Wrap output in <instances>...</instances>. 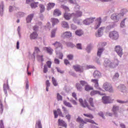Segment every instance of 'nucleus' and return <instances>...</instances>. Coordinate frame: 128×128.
<instances>
[{"label":"nucleus","instance_id":"obj_8","mask_svg":"<svg viewBox=\"0 0 128 128\" xmlns=\"http://www.w3.org/2000/svg\"><path fill=\"white\" fill-rule=\"evenodd\" d=\"M109 36L112 40H118V32L116 31H113L110 33Z\"/></svg>","mask_w":128,"mask_h":128},{"label":"nucleus","instance_id":"obj_50","mask_svg":"<svg viewBox=\"0 0 128 128\" xmlns=\"http://www.w3.org/2000/svg\"><path fill=\"white\" fill-rule=\"evenodd\" d=\"M52 82L54 86H57L58 84L56 82V80L55 78H54V77H52Z\"/></svg>","mask_w":128,"mask_h":128},{"label":"nucleus","instance_id":"obj_25","mask_svg":"<svg viewBox=\"0 0 128 128\" xmlns=\"http://www.w3.org/2000/svg\"><path fill=\"white\" fill-rule=\"evenodd\" d=\"M94 76L95 78H100L102 76V74L98 70H96L94 72Z\"/></svg>","mask_w":128,"mask_h":128},{"label":"nucleus","instance_id":"obj_38","mask_svg":"<svg viewBox=\"0 0 128 128\" xmlns=\"http://www.w3.org/2000/svg\"><path fill=\"white\" fill-rule=\"evenodd\" d=\"M39 8L40 10V12L41 14H42V12H44V10H46V7L44 6V5L42 4H39Z\"/></svg>","mask_w":128,"mask_h":128},{"label":"nucleus","instance_id":"obj_7","mask_svg":"<svg viewBox=\"0 0 128 128\" xmlns=\"http://www.w3.org/2000/svg\"><path fill=\"white\" fill-rule=\"evenodd\" d=\"M114 50L116 52L117 54L120 57L122 58L124 54L122 47L120 45L115 46Z\"/></svg>","mask_w":128,"mask_h":128},{"label":"nucleus","instance_id":"obj_1","mask_svg":"<svg viewBox=\"0 0 128 128\" xmlns=\"http://www.w3.org/2000/svg\"><path fill=\"white\" fill-rule=\"evenodd\" d=\"M120 64V60L117 58H114L112 60L108 58L105 59L104 66L105 68H116Z\"/></svg>","mask_w":128,"mask_h":128},{"label":"nucleus","instance_id":"obj_34","mask_svg":"<svg viewBox=\"0 0 128 128\" xmlns=\"http://www.w3.org/2000/svg\"><path fill=\"white\" fill-rule=\"evenodd\" d=\"M10 88V87L8 86V84H4V92L6 96H8V92L6 91V90H8Z\"/></svg>","mask_w":128,"mask_h":128},{"label":"nucleus","instance_id":"obj_36","mask_svg":"<svg viewBox=\"0 0 128 128\" xmlns=\"http://www.w3.org/2000/svg\"><path fill=\"white\" fill-rule=\"evenodd\" d=\"M38 38V34L36 32H33L30 34V40H36Z\"/></svg>","mask_w":128,"mask_h":128},{"label":"nucleus","instance_id":"obj_26","mask_svg":"<svg viewBox=\"0 0 128 128\" xmlns=\"http://www.w3.org/2000/svg\"><path fill=\"white\" fill-rule=\"evenodd\" d=\"M82 16V12L81 11H76V12L72 13V16H76L77 18H80Z\"/></svg>","mask_w":128,"mask_h":128},{"label":"nucleus","instance_id":"obj_30","mask_svg":"<svg viewBox=\"0 0 128 128\" xmlns=\"http://www.w3.org/2000/svg\"><path fill=\"white\" fill-rule=\"evenodd\" d=\"M62 36L63 38H70L72 36V32H66L63 33Z\"/></svg>","mask_w":128,"mask_h":128},{"label":"nucleus","instance_id":"obj_9","mask_svg":"<svg viewBox=\"0 0 128 128\" xmlns=\"http://www.w3.org/2000/svg\"><path fill=\"white\" fill-rule=\"evenodd\" d=\"M95 20H96V18L90 17V18H88L84 20L83 21V24H85V26H90V24H92V22H94Z\"/></svg>","mask_w":128,"mask_h":128},{"label":"nucleus","instance_id":"obj_63","mask_svg":"<svg viewBox=\"0 0 128 128\" xmlns=\"http://www.w3.org/2000/svg\"><path fill=\"white\" fill-rule=\"evenodd\" d=\"M56 70L58 72H60V74H64V72L62 70L58 67H56Z\"/></svg>","mask_w":128,"mask_h":128},{"label":"nucleus","instance_id":"obj_31","mask_svg":"<svg viewBox=\"0 0 128 128\" xmlns=\"http://www.w3.org/2000/svg\"><path fill=\"white\" fill-rule=\"evenodd\" d=\"M58 122L59 126H64V128H66L67 126L66 123L64 122V120L59 119Z\"/></svg>","mask_w":128,"mask_h":128},{"label":"nucleus","instance_id":"obj_4","mask_svg":"<svg viewBox=\"0 0 128 128\" xmlns=\"http://www.w3.org/2000/svg\"><path fill=\"white\" fill-rule=\"evenodd\" d=\"M76 120V122H78L80 123V128H84V124H88V122H90V124H95L96 126H98V124L95 122L94 120H92V119L85 118L84 120L80 116H78Z\"/></svg>","mask_w":128,"mask_h":128},{"label":"nucleus","instance_id":"obj_13","mask_svg":"<svg viewBox=\"0 0 128 128\" xmlns=\"http://www.w3.org/2000/svg\"><path fill=\"white\" fill-rule=\"evenodd\" d=\"M104 27H101L96 32V38H100L104 34Z\"/></svg>","mask_w":128,"mask_h":128},{"label":"nucleus","instance_id":"obj_52","mask_svg":"<svg viewBox=\"0 0 128 128\" xmlns=\"http://www.w3.org/2000/svg\"><path fill=\"white\" fill-rule=\"evenodd\" d=\"M48 72V66L46 64L44 65V68L43 69V72L44 74H46Z\"/></svg>","mask_w":128,"mask_h":128},{"label":"nucleus","instance_id":"obj_42","mask_svg":"<svg viewBox=\"0 0 128 128\" xmlns=\"http://www.w3.org/2000/svg\"><path fill=\"white\" fill-rule=\"evenodd\" d=\"M118 78H120V74L116 72L114 75L112 80L114 82H116V80H118Z\"/></svg>","mask_w":128,"mask_h":128},{"label":"nucleus","instance_id":"obj_37","mask_svg":"<svg viewBox=\"0 0 128 128\" xmlns=\"http://www.w3.org/2000/svg\"><path fill=\"white\" fill-rule=\"evenodd\" d=\"M62 14V12L58 9H56L54 12V16H58Z\"/></svg>","mask_w":128,"mask_h":128},{"label":"nucleus","instance_id":"obj_2","mask_svg":"<svg viewBox=\"0 0 128 128\" xmlns=\"http://www.w3.org/2000/svg\"><path fill=\"white\" fill-rule=\"evenodd\" d=\"M126 12V9H122L120 10V13H116L112 14L111 16V18L112 20H114L115 22H118L120 18H124V14Z\"/></svg>","mask_w":128,"mask_h":128},{"label":"nucleus","instance_id":"obj_48","mask_svg":"<svg viewBox=\"0 0 128 128\" xmlns=\"http://www.w3.org/2000/svg\"><path fill=\"white\" fill-rule=\"evenodd\" d=\"M83 114L84 116H86V118H90L91 120L94 118V116H92V114Z\"/></svg>","mask_w":128,"mask_h":128},{"label":"nucleus","instance_id":"obj_51","mask_svg":"<svg viewBox=\"0 0 128 128\" xmlns=\"http://www.w3.org/2000/svg\"><path fill=\"white\" fill-rule=\"evenodd\" d=\"M56 28L52 30L51 32V38H54V36H56Z\"/></svg>","mask_w":128,"mask_h":128},{"label":"nucleus","instance_id":"obj_40","mask_svg":"<svg viewBox=\"0 0 128 128\" xmlns=\"http://www.w3.org/2000/svg\"><path fill=\"white\" fill-rule=\"evenodd\" d=\"M54 6H56V4H54V3L48 4L47 6V10H52V8H54Z\"/></svg>","mask_w":128,"mask_h":128},{"label":"nucleus","instance_id":"obj_10","mask_svg":"<svg viewBox=\"0 0 128 128\" xmlns=\"http://www.w3.org/2000/svg\"><path fill=\"white\" fill-rule=\"evenodd\" d=\"M79 102L80 103V106H82V108H88V110H92V109L91 108L90 106H88V102H86V100H82V98H80L79 99Z\"/></svg>","mask_w":128,"mask_h":128},{"label":"nucleus","instance_id":"obj_20","mask_svg":"<svg viewBox=\"0 0 128 128\" xmlns=\"http://www.w3.org/2000/svg\"><path fill=\"white\" fill-rule=\"evenodd\" d=\"M44 50H45V52H46L47 54H48L52 55L53 54L54 50L52 48L50 47H44L43 48Z\"/></svg>","mask_w":128,"mask_h":128},{"label":"nucleus","instance_id":"obj_53","mask_svg":"<svg viewBox=\"0 0 128 128\" xmlns=\"http://www.w3.org/2000/svg\"><path fill=\"white\" fill-rule=\"evenodd\" d=\"M56 96H57V100L58 101L62 100V96H60V94H59V93L57 94Z\"/></svg>","mask_w":128,"mask_h":128},{"label":"nucleus","instance_id":"obj_44","mask_svg":"<svg viewBox=\"0 0 128 128\" xmlns=\"http://www.w3.org/2000/svg\"><path fill=\"white\" fill-rule=\"evenodd\" d=\"M62 108L63 110L64 114L66 116V114H70V112H68V109L66 108L65 107L62 106Z\"/></svg>","mask_w":128,"mask_h":128},{"label":"nucleus","instance_id":"obj_56","mask_svg":"<svg viewBox=\"0 0 128 128\" xmlns=\"http://www.w3.org/2000/svg\"><path fill=\"white\" fill-rule=\"evenodd\" d=\"M68 58V59L69 60H74V55L72 54H68L67 56Z\"/></svg>","mask_w":128,"mask_h":128},{"label":"nucleus","instance_id":"obj_49","mask_svg":"<svg viewBox=\"0 0 128 128\" xmlns=\"http://www.w3.org/2000/svg\"><path fill=\"white\" fill-rule=\"evenodd\" d=\"M94 99L92 98H89L88 102H90V105L92 108H94Z\"/></svg>","mask_w":128,"mask_h":128},{"label":"nucleus","instance_id":"obj_60","mask_svg":"<svg viewBox=\"0 0 128 128\" xmlns=\"http://www.w3.org/2000/svg\"><path fill=\"white\" fill-rule=\"evenodd\" d=\"M76 47L78 50H82V44H77L76 45Z\"/></svg>","mask_w":128,"mask_h":128},{"label":"nucleus","instance_id":"obj_41","mask_svg":"<svg viewBox=\"0 0 128 128\" xmlns=\"http://www.w3.org/2000/svg\"><path fill=\"white\" fill-rule=\"evenodd\" d=\"M76 34L78 36H82L84 34V31L82 30H77L76 32Z\"/></svg>","mask_w":128,"mask_h":128},{"label":"nucleus","instance_id":"obj_24","mask_svg":"<svg viewBox=\"0 0 128 128\" xmlns=\"http://www.w3.org/2000/svg\"><path fill=\"white\" fill-rule=\"evenodd\" d=\"M96 94H98L99 96H104V94L100 92L98 90H92L90 92L91 96H96Z\"/></svg>","mask_w":128,"mask_h":128},{"label":"nucleus","instance_id":"obj_47","mask_svg":"<svg viewBox=\"0 0 128 128\" xmlns=\"http://www.w3.org/2000/svg\"><path fill=\"white\" fill-rule=\"evenodd\" d=\"M114 28V24H109L106 28V30H107V32H108V30H112V28Z\"/></svg>","mask_w":128,"mask_h":128},{"label":"nucleus","instance_id":"obj_54","mask_svg":"<svg viewBox=\"0 0 128 128\" xmlns=\"http://www.w3.org/2000/svg\"><path fill=\"white\" fill-rule=\"evenodd\" d=\"M66 118L68 120V122H70V118H72V116L70 114H67L65 116Z\"/></svg>","mask_w":128,"mask_h":128},{"label":"nucleus","instance_id":"obj_22","mask_svg":"<svg viewBox=\"0 0 128 128\" xmlns=\"http://www.w3.org/2000/svg\"><path fill=\"white\" fill-rule=\"evenodd\" d=\"M118 110H120V106L116 105H114L112 108V110L116 116H118Z\"/></svg>","mask_w":128,"mask_h":128},{"label":"nucleus","instance_id":"obj_39","mask_svg":"<svg viewBox=\"0 0 128 128\" xmlns=\"http://www.w3.org/2000/svg\"><path fill=\"white\" fill-rule=\"evenodd\" d=\"M61 25L64 28H68V24L66 22L62 21L61 22Z\"/></svg>","mask_w":128,"mask_h":128},{"label":"nucleus","instance_id":"obj_64","mask_svg":"<svg viewBox=\"0 0 128 128\" xmlns=\"http://www.w3.org/2000/svg\"><path fill=\"white\" fill-rule=\"evenodd\" d=\"M0 128H4L2 120H0Z\"/></svg>","mask_w":128,"mask_h":128},{"label":"nucleus","instance_id":"obj_5","mask_svg":"<svg viewBox=\"0 0 128 128\" xmlns=\"http://www.w3.org/2000/svg\"><path fill=\"white\" fill-rule=\"evenodd\" d=\"M80 84L77 83L76 84V88L78 92H82V90H84V87L82 86H84L85 88L86 86H88V83L85 80H80Z\"/></svg>","mask_w":128,"mask_h":128},{"label":"nucleus","instance_id":"obj_33","mask_svg":"<svg viewBox=\"0 0 128 128\" xmlns=\"http://www.w3.org/2000/svg\"><path fill=\"white\" fill-rule=\"evenodd\" d=\"M104 48H98V52H97V56H99L100 58L102 54L104 52Z\"/></svg>","mask_w":128,"mask_h":128},{"label":"nucleus","instance_id":"obj_21","mask_svg":"<svg viewBox=\"0 0 128 128\" xmlns=\"http://www.w3.org/2000/svg\"><path fill=\"white\" fill-rule=\"evenodd\" d=\"M4 2L2 1L0 3V16H4Z\"/></svg>","mask_w":128,"mask_h":128},{"label":"nucleus","instance_id":"obj_18","mask_svg":"<svg viewBox=\"0 0 128 128\" xmlns=\"http://www.w3.org/2000/svg\"><path fill=\"white\" fill-rule=\"evenodd\" d=\"M92 82L94 84V88H96V90H102V88H100L98 86V79H92L91 80Z\"/></svg>","mask_w":128,"mask_h":128},{"label":"nucleus","instance_id":"obj_16","mask_svg":"<svg viewBox=\"0 0 128 128\" xmlns=\"http://www.w3.org/2000/svg\"><path fill=\"white\" fill-rule=\"evenodd\" d=\"M118 90L121 92H126L128 90H126V87L124 84H121L119 85L118 87Z\"/></svg>","mask_w":128,"mask_h":128},{"label":"nucleus","instance_id":"obj_32","mask_svg":"<svg viewBox=\"0 0 128 128\" xmlns=\"http://www.w3.org/2000/svg\"><path fill=\"white\" fill-rule=\"evenodd\" d=\"M40 52V48L38 47H35L34 48V51L33 53V56H34V58H36V54H37L38 56V54Z\"/></svg>","mask_w":128,"mask_h":128},{"label":"nucleus","instance_id":"obj_58","mask_svg":"<svg viewBox=\"0 0 128 128\" xmlns=\"http://www.w3.org/2000/svg\"><path fill=\"white\" fill-rule=\"evenodd\" d=\"M68 74H70V76H74V77L76 76V74L72 70L69 71Z\"/></svg>","mask_w":128,"mask_h":128},{"label":"nucleus","instance_id":"obj_12","mask_svg":"<svg viewBox=\"0 0 128 128\" xmlns=\"http://www.w3.org/2000/svg\"><path fill=\"white\" fill-rule=\"evenodd\" d=\"M104 27H101L96 32V38H100L104 34Z\"/></svg>","mask_w":128,"mask_h":128},{"label":"nucleus","instance_id":"obj_15","mask_svg":"<svg viewBox=\"0 0 128 128\" xmlns=\"http://www.w3.org/2000/svg\"><path fill=\"white\" fill-rule=\"evenodd\" d=\"M54 118H56L58 116V114L60 116H62V118H64V116L62 114V112L60 111V109H58L57 110H54Z\"/></svg>","mask_w":128,"mask_h":128},{"label":"nucleus","instance_id":"obj_27","mask_svg":"<svg viewBox=\"0 0 128 128\" xmlns=\"http://www.w3.org/2000/svg\"><path fill=\"white\" fill-rule=\"evenodd\" d=\"M72 14H70L66 12L64 14V18L66 20H70V18H72Z\"/></svg>","mask_w":128,"mask_h":128},{"label":"nucleus","instance_id":"obj_3","mask_svg":"<svg viewBox=\"0 0 128 128\" xmlns=\"http://www.w3.org/2000/svg\"><path fill=\"white\" fill-rule=\"evenodd\" d=\"M52 44L56 48V52L57 56L60 60H62V56H64V55L62 54V53L60 52L61 50H62V44L58 42H56Z\"/></svg>","mask_w":128,"mask_h":128},{"label":"nucleus","instance_id":"obj_17","mask_svg":"<svg viewBox=\"0 0 128 128\" xmlns=\"http://www.w3.org/2000/svg\"><path fill=\"white\" fill-rule=\"evenodd\" d=\"M68 0L70 4H75L74 11L75 12L79 11L78 10H80V7L79 6L78 4H76V0Z\"/></svg>","mask_w":128,"mask_h":128},{"label":"nucleus","instance_id":"obj_59","mask_svg":"<svg viewBox=\"0 0 128 128\" xmlns=\"http://www.w3.org/2000/svg\"><path fill=\"white\" fill-rule=\"evenodd\" d=\"M43 56H40V55H37V58L39 60H40L41 62H44V58H43Z\"/></svg>","mask_w":128,"mask_h":128},{"label":"nucleus","instance_id":"obj_43","mask_svg":"<svg viewBox=\"0 0 128 128\" xmlns=\"http://www.w3.org/2000/svg\"><path fill=\"white\" fill-rule=\"evenodd\" d=\"M64 104L68 108H72V105L70 102H68L66 100L64 101Z\"/></svg>","mask_w":128,"mask_h":128},{"label":"nucleus","instance_id":"obj_46","mask_svg":"<svg viewBox=\"0 0 128 128\" xmlns=\"http://www.w3.org/2000/svg\"><path fill=\"white\" fill-rule=\"evenodd\" d=\"M85 90H86V92H88L89 90H92V88L90 85L87 84L85 87Z\"/></svg>","mask_w":128,"mask_h":128},{"label":"nucleus","instance_id":"obj_29","mask_svg":"<svg viewBox=\"0 0 128 128\" xmlns=\"http://www.w3.org/2000/svg\"><path fill=\"white\" fill-rule=\"evenodd\" d=\"M73 18L72 20L74 24H78L80 25L82 24L80 23V20L78 18V17H76V16H72Z\"/></svg>","mask_w":128,"mask_h":128},{"label":"nucleus","instance_id":"obj_55","mask_svg":"<svg viewBox=\"0 0 128 128\" xmlns=\"http://www.w3.org/2000/svg\"><path fill=\"white\" fill-rule=\"evenodd\" d=\"M95 62L98 64H102V62H100V58L96 57L95 59Z\"/></svg>","mask_w":128,"mask_h":128},{"label":"nucleus","instance_id":"obj_61","mask_svg":"<svg viewBox=\"0 0 128 128\" xmlns=\"http://www.w3.org/2000/svg\"><path fill=\"white\" fill-rule=\"evenodd\" d=\"M46 66H47V67H48L49 68H50L52 66V62L51 61H48L46 62Z\"/></svg>","mask_w":128,"mask_h":128},{"label":"nucleus","instance_id":"obj_6","mask_svg":"<svg viewBox=\"0 0 128 128\" xmlns=\"http://www.w3.org/2000/svg\"><path fill=\"white\" fill-rule=\"evenodd\" d=\"M102 88L106 90V92H108L112 93L114 92L112 86L108 82L104 84Z\"/></svg>","mask_w":128,"mask_h":128},{"label":"nucleus","instance_id":"obj_35","mask_svg":"<svg viewBox=\"0 0 128 128\" xmlns=\"http://www.w3.org/2000/svg\"><path fill=\"white\" fill-rule=\"evenodd\" d=\"M36 128H42V120H38L36 122Z\"/></svg>","mask_w":128,"mask_h":128},{"label":"nucleus","instance_id":"obj_23","mask_svg":"<svg viewBox=\"0 0 128 128\" xmlns=\"http://www.w3.org/2000/svg\"><path fill=\"white\" fill-rule=\"evenodd\" d=\"M34 14H29L26 18V22L27 24H30V22H32V18H34Z\"/></svg>","mask_w":128,"mask_h":128},{"label":"nucleus","instance_id":"obj_19","mask_svg":"<svg viewBox=\"0 0 128 128\" xmlns=\"http://www.w3.org/2000/svg\"><path fill=\"white\" fill-rule=\"evenodd\" d=\"M101 24H102V18L100 17L96 20V23L94 26L95 30H97V28H98L100 26Z\"/></svg>","mask_w":128,"mask_h":128},{"label":"nucleus","instance_id":"obj_62","mask_svg":"<svg viewBox=\"0 0 128 128\" xmlns=\"http://www.w3.org/2000/svg\"><path fill=\"white\" fill-rule=\"evenodd\" d=\"M30 6L32 8H38V6H36V3H32L30 4Z\"/></svg>","mask_w":128,"mask_h":128},{"label":"nucleus","instance_id":"obj_11","mask_svg":"<svg viewBox=\"0 0 128 128\" xmlns=\"http://www.w3.org/2000/svg\"><path fill=\"white\" fill-rule=\"evenodd\" d=\"M73 68H74L76 72H83L84 70H86L84 66H82L78 64L74 65Z\"/></svg>","mask_w":128,"mask_h":128},{"label":"nucleus","instance_id":"obj_45","mask_svg":"<svg viewBox=\"0 0 128 128\" xmlns=\"http://www.w3.org/2000/svg\"><path fill=\"white\" fill-rule=\"evenodd\" d=\"M92 50V45H88L86 48V50L87 52L90 54V50Z\"/></svg>","mask_w":128,"mask_h":128},{"label":"nucleus","instance_id":"obj_57","mask_svg":"<svg viewBox=\"0 0 128 128\" xmlns=\"http://www.w3.org/2000/svg\"><path fill=\"white\" fill-rule=\"evenodd\" d=\"M126 20V18H124V20L120 24V26L121 28H124V26H125L124 22H125Z\"/></svg>","mask_w":128,"mask_h":128},{"label":"nucleus","instance_id":"obj_28","mask_svg":"<svg viewBox=\"0 0 128 128\" xmlns=\"http://www.w3.org/2000/svg\"><path fill=\"white\" fill-rule=\"evenodd\" d=\"M51 22H52V26H54L58 24L60 22V20L56 18H52L51 19Z\"/></svg>","mask_w":128,"mask_h":128},{"label":"nucleus","instance_id":"obj_14","mask_svg":"<svg viewBox=\"0 0 128 128\" xmlns=\"http://www.w3.org/2000/svg\"><path fill=\"white\" fill-rule=\"evenodd\" d=\"M102 100L104 104H110L112 98L110 96H104L102 98Z\"/></svg>","mask_w":128,"mask_h":128}]
</instances>
